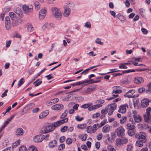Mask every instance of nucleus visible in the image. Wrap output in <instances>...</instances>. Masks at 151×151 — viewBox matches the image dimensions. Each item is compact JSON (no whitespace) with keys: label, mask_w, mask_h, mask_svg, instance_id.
<instances>
[{"label":"nucleus","mask_w":151,"mask_h":151,"mask_svg":"<svg viewBox=\"0 0 151 151\" xmlns=\"http://www.w3.org/2000/svg\"><path fill=\"white\" fill-rule=\"evenodd\" d=\"M135 137L136 138L143 141V142H146L147 141V135L145 132H140L137 133L135 134Z\"/></svg>","instance_id":"obj_3"},{"label":"nucleus","mask_w":151,"mask_h":151,"mask_svg":"<svg viewBox=\"0 0 151 151\" xmlns=\"http://www.w3.org/2000/svg\"><path fill=\"white\" fill-rule=\"evenodd\" d=\"M147 87L148 89L146 90L145 92L147 93H151V86H149V85H147Z\"/></svg>","instance_id":"obj_55"},{"label":"nucleus","mask_w":151,"mask_h":151,"mask_svg":"<svg viewBox=\"0 0 151 151\" xmlns=\"http://www.w3.org/2000/svg\"><path fill=\"white\" fill-rule=\"evenodd\" d=\"M34 5L35 6V9L36 10H38L40 7V4L37 1H35L34 3Z\"/></svg>","instance_id":"obj_36"},{"label":"nucleus","mask_w":151,"mask_h":151,"mask_svg":"<svg viewBox=\"0 0 151 151\" xmlns=\"http://www.w3.org/2000/svg\"><path fill=\"white\" fill-rule=\"evenodd\" d=\"M96 85H93L87 88L86 89L83 90L82 92L83 94H89L91 92L95 91L96 89Z\"/></svg>","instance_id":"obj_8"},{"label":"nucleus","mask_w":151,"mask_h":151,"mask_svg":"<svg viewBox=\"0 0 151 151\" xmlns=\"http://www.w3.org/2000/svg\"><path fill=\"white\" fill-rule=\"evenodd\" d=\"M108 113V111H107V109H106V107L105 108V109H103L101 110V113L102 114H105Z\"/></svg>","instance_id":"obj_58"},{"label":"nucleus","mask_w":151,"mask_h":151,"mask_svg":"<svg viewBox=\"0 0 151 151\" xmlns=\"http://www.w3.org/2000/svg\"><path fill=\"white\" fill-rule=\"evenodd\" d=\"M133 130L129 129L128 130V133L129 136H132L134 134L135 132Z\"/></svg>","instance_id":"obj_39"},{"label":"nucleus","mask_w":151,"mask_h":151,"mask_svg":"<svg viewBox=\"0 0 151 151\" xmlns=\"http://www.w3.org/2000/svg\"><path fill=\"white\" fill-rule=\"evenodd\" d=\"M65 148V145L63 144H60L58 147V149L60 150H61Z\"/></svg>","instance_id":"obj_62"},{"label":"nucleus","mask_w":151,"mask_h":151,"mask_svg":"<svg viewBox=\"0 0 151 151\" xmlns=\"http://www.w3.org/2000/svg\"><path fill=\"white\" fill-rule=\"evenodd\" d=\"M100 127L99 124L97 123L94 124L93 126V133L95 132Z\"/></svg>","instance_id":"obj_28"},{"label":"nucleus","mask_w":151,"mask_h":151,"mask_svg":"<svg viewBox=\"0 0 151 151\" xmlns=\"http://www.w3.org/2000/svg\"><path fill=\"white\" fill-rule=\"evenodd\" d=\"M122 92V91L120 90H114L112 91V93H121Z\"/></svg>","instance_id":"obj_61"},{"label":"nucleus","mask_w":151,"mask_h":151,"mask_svg":"<svg viewBox=\"0 0 151 151\" xmlns=\"http://www.w3.org/2000/svg\"><path fill=\"white\" fill-rule=\"evenodd\" d=\"M14 12L17 14L20 17H22L23 16V13L20 8L19 7H17L16 8Z\"/></svg>","instance_id":"obj_20"},{"label":"nucleus","mask_w":151,"mask_h":151,"mask_svg":"<svg viewBox=\"0 0 151 151\" xmlns=\"http://www.w3.org/2000/svg\"><path fill=\"white\" fill-rule=\"evenodd\" d=\"M23 130L21 128H19L16 131V135L17 137L22 135L24 134Z\"/></svg>","instance_id":"obj_19"},{"label":"nucleus","mask_w":151,"mask_h":151,"mask_svg":"<svg viewBox=\"0 0 151 151\" xmlns=\"http://www.w3.org/2000/svg\"><path fill=\"white\" fill-rule=\"evenodd\" d=\"M47 13L46 9H41L39 12V19L42 20L45 17Z\"/></svg>","instance_id":"obj_13"},{"label":"nucleus","mask_w":151,"mask_h":151,"mask_svg":"<svg viewBox=\"0 0 151 151\" xmlns=\"http://www.w3.org/2000/svg\"><path fill=\"white\" fill-rule=\"evenodd\" d=\"M85 26L87 28H90L91 24L89 22H86L85 23Z\"/></svg>","instance_id":"obj_60"},{"label":"nucleus","mask_w":151,"mask_h":151,"mask_svg":"<svg viewBox=\"0 0 151 151\" xmlns=\"http://www.w3.org/2000/svg\"><path fill=\"white\" fill-rule=\"evenodd\" d=\"M116 132L118 137H122L124 134L125 129L122 126H120L116 129Z\"/></svg>","instance_id":"obj_11"},{"label":"nucleus","mask_w":151,"mask_h":151,"mask_svg":"<svg viewBox=\"0 0 151 151\" xmlns=\"http://www.w3.org/2000/svg\"><path fill=\"white\" fill-rule=\"evenodd\" d=\"M28 151H38L36 147L34 146H31L29 147Z\"/></svg>","instance_id":"obj_37"},{"label":"nucleus","mask_w":151,"mask_h":151,"mask_svg":"<svg viewBox=\"0 0 151 151\" xmlns=\"http://www.w3.org/2000/svg\"><path fill=\"white\" fill-rule=\"evenodd\" d=\"M95 42L96 43L99 45H103V43L101 42L100 39L99 38H98L96 39L95 41Z\"/></svg>","instance_id":"obj_57"},{"label":"nucleus","mask_w":151,"mask_h":151,"mask_svg":"<svg viewBox=\"0 0 151 151\" xmlns=\"http://www.w3.org/2000/svg\"><path fill=\"white\" fill-rule=\"evenodd\" d=\"M5 25L6 29L7 30L10 29L12 26L9 17L8 16L6 17L4 20Z\"/></svg>","instance_id":"obj_7"},{"label":"nucleus","mask_w":151,"mask_h":151,"mask_svg":"<svg viewBox=\"0 0 151 151\" xmlns=\"http://www.w3.org/2000/svg\"><path fill=\"white\" fill-rule=\"evenodd\" d=\"M38 79L36 80L35 82H34L33 84H35V86L36 87L37 86L40 85L42 83V81H38Z\"/></svg>","instance_id":"obj_44"},{"label":"nucleus","mask_w":151,"mask_h":151,"mask_svg":"<svg viewBox=\"0 0 151 151\" xmlns=\"http://www.w3.org/2000/svg\"><path fill=\"white\" fill-rule=\"evenodd\" d=\"M52 15L56 19L60 20L62 17V14L60 10L58 8L53 7L51 9Z\"/></svg>","instance_id":"obj_1"},{"label":"nucleus","mask_w":151,"mask_h":151,"mask_svg":"<svg viewBox=\"0 0 151 151\" xmlns=\"http://www.w3.org/2000/svg\"><path fill=\"white\" fill-rule=\"evenodd\" d=\"M103 135L101 133H99L96 136V139L98 140H100L102 139Z\"/></svg>","instance_id":"obj_56"},{"label":"nucleus","mask_w":151,"mask_h":151,"mask_svg":"<svg viewBox=\"0 0 151 151\" xmlns=\"http://www.w3.org/2000/svg\"><path fill=\"white\" fill-rule=\"evenodd\" d=\"M128 108L127 105L125 104L121 105L119 107L118 111L121 113H124L126 112V109Z\"/></svg>","instance_id":"obj_15"},{"label":"nucleus","mask_w":151,"mask_h":151,"mask_svg":"<svg viewBox=\"0 0 151 151\" xmlns=\"http://www.w3.org/2000/svg\"><path fill=\"white\" fill-rule=\"evenodd\" d=\"M119 68L121 69H126L127 68V67L125 65V64L122 63L119 64Z\"/></svg>","instance_id":"obj_51"},{"label":"nucleus","mask_w":151,"mask_h":151,"mask_svg":"<svg viewBox=\"0 0 151 151\" xmlns=\"http://www.w3.org/2000/svg\"><path fill=\"white\" fill-rule=\"evenodd\" d=\"M68 120V118H66L61 120L52 123V124H53V126L54 127V129L55 128L57 127L64 123L67 122Z\"/></svg>","instance_id":"obj_10"},{"label":"nucleus","mask_w":151,"mask_h":151,"mask_svg":"<svg viewBox=\"0 0 151 151\" xmlns=\"http://www.w3.org/2000/svg\"><path fill=\"white\" fill-rule=\"evenodd\" d=\"M144 12H145L144 9H142V8L140 9L139 10V12L140 14L142 17H144V16H145L144 14Z\"/></svg>","instance_id":"obj_54"},{"label":"nucleus","mask_w":151,"mask_h":151,"mask_svg":"<svg viewBox=\"0 0 151 151\" xmlns=\"http://www.w3.org/2000/svg\"><path fill=\"white\" fill-rule=\"evenodd\" d=\"M19 151H27V148L25 146L23 145L20 147Z\"/></svg>","instance_id":"obj_52"},{"label":"nucleus","mask_w":151,"mask_h":151,"mask_svg":"<svg viewBox=\"0 0 151 151\" xmlns=\"http://www.w3.org/2000/svg\"><path fill=\"white\" fill-rule=\"evenodd\" d=\"M107 149L109 151H116L113 146L108 145L107 147Z\"/></svg>","instance_id":"obj_46"},{"label":"nucleus","mask_w":151,"mask_h":151,"mask_svg":"<svg viewBox=\"0 0 151 151\" xmlns=\"http://www.w3.org/2000/svg\"><path fill=\"white\" fill-rule=\"evenodd\" d=\"M151 115L145 114L144 115V119L145 121L151 124V120L150 119Z\"/></svg>","instance_id":"obj_26"},{"label":"nucleus","mask_w":151,"mask_h":151,"mask_svg":"<svg viewBox=\"0 0 151 151\" xmlns=\"http://www.w3.org/2000/svg\"><path fill=\"white\" fill-rule=\"evenodd\" d=\"M87 132L88 133H93V128L91 126L87 127L86 128Z\"/></svg>","instance_id":"obj_42"},{"label":"nucleus","mask_w":151,"mask_h":151,"mask_svg":"<svg viewBox=\"0 0 151 151\" xmlns=\"http://www.w3.org/2000/svg\"><path fill=\"white\" fill-rule=\"evenodd\" d=\"M34 28L32 25L31 24L28 25L27 27V30L28 32H31L34 30Z\"/></svg>","instance_id":"obj_34"},{"label":"nucleus","mask_w":151,"mask_h":151,"mask_svg":"<svg viewBox=\"0 0 151 151\" xmlns=\"http://www.w3.org/2000/svg\"><path fill=\"white\" fill-rule=\"evenodd\" d=\"M93 80L90 79L89 80L83 81L79 82H76L77 85H80L82 84L89 83L91 81H92Z\"/></svg>","instance_id":"obj_29"},{"label":"nucleus","mask_w":151,"mask_h":151,"mask_svg":"<svg viewBox=\"0 0 151 151\" xmlns=\"http://www.w3.org/2000/svg\"><path fill=\"white\" fill-rule=\"evenodd\" d=\"M109 134H108V138L107 139V141L110 143H112L114 139L116 138V135L115 134L112 133L111 134V136L110 137H109Z\"/></svg>","instance_id":"obj_23"},{"label":"nucleus","mask_w":151,"mask_h":151,"mask_svg":"<svg viewBox=\"0 0 151 151\" xmlns=\"http://www.w3.org/2000/svg\"><path fill=\"white\" fill-rule=\"evenodd\" d=\"M127 119V117L126 116H124L122 117V118L120 120V122L122 124H123L124 123H125L126 120Z\"/></svg>","instance_id":"obj_41"},{"label":"nucleus","mask_w":151,"mask_h":151,"mask_svg":"<svg viewBox=\"0 0 151 151\" xmlns=\"http://www.w3.org/2000/svg\"><path fill=\"white\" fill-rule=\"evenodd\" d=\"M144 80L143 78L140 77H136L134 80V82L137 84H139L143 83Z\"/></svg>","instance_id":"obj_18"},{"label":"nucleus","mask_w":151,"mask_h":151,"mask_svg":"<svg viewBox=\"0 0 151 151\" xmlns=\"http://www.w3.org/2000/svg\"><path fill=\"white\" fill-rule=\"evenodd\" d=\"M24 78H21L18 82V86L19 87H20L24 83Z\"/></svg>","instance_id":"obj_49"},{"label":"nucleus","mask_w":151,"mask_h":151,"mask_svg":"<svg viewBox=\"0 0 151 151\" xmlns=\"http://www.w3.org/2000/svg\"><path fill=\"white\" fill-rule=\"evenodd\" d=\"M133 118L134 120L135 123H139L142 121V117L141 116L139 115L133 117Z\"/></svg>","instance_id":"obj_27"},{"label":"nucleus","mask_w":151,"mask_h":151,"mask_svg":"<svg viewBox=\"0 0 151 151\" xmlns=\"http://www.w3.org/2000/svg\"><path fill=\"white\" fill-rule=\"evenodd\" d=\"M22 8L24 12L27 15H29L33 11L32 6L31 5L27 6L25 5H24Z\"/></svg>","instance_id":"obj_6"},{"label":"nucleus","mask_w":151,"mask_h":151,"mask_svg":"<svg viewBox=\"0 0 151 151\" xmlns=\"http://www.w3.org/2000/svg\"><path fill=\"white\" fill-rule=\"evenodd\" d=\"M139 99L137 98H134L133 100L134 105V107L136 106L139 103Z\"/></svg>","instance_id":"obj_35"},{"label":"nucleus","mask_w":151,"mask_h":151,"mask_svg":"<svg viewBox=\"0 0 151 151\" xmlns=\"http://www.w3.org/2000/svg\"><path fill=\"white\" fill-rule=\"evenodd\" d=\"M44 135L39 134L36 135L34 137L33 140L35 142H42L44 139Z\"/></svg>","instance_id":"obj_12"},{"label":"nucleus","mask_w":151,"mask_h":151,"mask_svg":"<svg viewBox=\"0 0 151 151\" xmlns=\"http://www.w3.org/2000/svg\"><path fill=\"white\" fill-rule=\"evenodd\" d=\"M135 91L134 89H132L127 92L124 95V96L128 98H132L134 97L133 94L135 92Z\"/></svg>","instance_id":"obj_16"},{"label":"nucleus","mask_w":151,"mask_h":151,"mask_svg":"<svg viewBox=\"0 0 151 151\" xmlns=\"http://www.w3.org/2000/svg\"><path fill=\"white\" fill-rule=\"evenodd\" d=\"M64 9L63 16L66 17H68L71 12L69 6H66L64 7Z\"/></svg>","instance_id":"obj_14"},{"label":"nucleus","mask_w":151,"mask_h":151,"mask_svg":"<svg viewBox=\"0 0 151 151\" xmlns=\"http://www.w3.org/2000/svg\"><path fill=\"white\" fill-rule=\"evenodd\" d=\"M133 148V146L131 144H129L128 145L127 147V151H132Z\"/></svg>","instance_id":"obj_38"},{"label":"nucleus","mask_w":151,"mask_h":151,"mask_svg":"<svg viewBox=\"0 0 151 151\" xmlns=\"http://www.w3.org/2000/svg\"><path fill=\"white\" fill-rule=\"evenodd\" d=\"M68 127L67 126L63 127L60 129V131L62 132H65L67 130Z\"/></svg>","instance_id":"obj_50"},{"label":"nucleus","mask_w":151,"mask_h":151,"mask_svg":"<svg viewBox=\"0 0 151 151\" xmlns=\"http://www.w3.org/2000/svg\"><path fill=\"white\" fill-rule=\"evenodd\" d=\"M68 111L67 110H66L60 116V118L63 119L65 118L67 115Z\"/></svg>","instance_id":"obj_43"},{"label":"nucleus","mask_w":151,"mask_h":151,"mask_svg":"<svg viewBox=\"0 0 151 151\" xmlns=\"http://www.w3.org/2000/svg\"><path fill=\"white\" fill-rule=\"evenodd\" d=\"M86 127V124H79L77 126V127L81 129H83L85 128Z\"/></svg>","instance_id":"obj_40"},{"label":"nucleus","mask_w":151,"mask_h":151,"mask_svg":"<svg viewBox=\"0 0 151 151\" xmlns=\"http://www.w3.org/2000/svg\"><path fill=\"white\" fill-rule=\"evenodd\" d=\"M141 31L145 35H146L148 33L147 30L144 28H142L141 29Z\"/></svg>","instance_id":"obj_63"},{"label":"nucleus","mask_w":151,"mask_h":151,"mask_svg":"<svg viewBox=\"0 0 151 151\" xmlns=\"http://www.w3.org/2000/svg\"><path fill=\"white\" fill-rule=\"evenodd\" d=\"M8 121H6L5 122L4 124L2 126V127L0 129V133L4 129L6 126L9 124Z\"/></svg>","instance_id":"obj_48"},{"label":"nucleus","mask_w":151,"mask_h":151,"mask_svg":"<svg viewBox=\"0 0 151 151\" xmlns=\"http://www.w3.org/2000/svg\"><path fill=\"white\" fill-rule=\"evenodd\" d=\"M35 104L34 103H30L27 105L26 106V108H27L28 109H32L33 107H34Z\"/></svg>","instance_id":"obj_47"},{"label":"nucleus","mask_w":151,"mask_h":151,"mask_svg":"<svg viewBox=\"0 0 151 151\" xmlns=\"http://www.w3.org/2000/svg\"><path fill=\"white\" fill-rule=\"evenodd\" d=\"M110 129V126L109 125L107 124L103 127L102 132L104 133H108L109 132Z\"/></svg>","instance_id":"obj_24"},{"label":"nucleus","mask_w":151,"mask_h":151,"mask_svg":"<svg viewBox=\"0 0 151 151\" xmlns=\"http://www.w3.org/2000/svg\"><path fill=\"white\" fill-rule=\"evenodd\" d=\"M116 142V145L117 146H119L128 143V139L126 137H122L120 138H118L117 139Z\"/></svg>","instance_id":"obj_5"},{"label":"nucleus","mask_w":151,"mask_h":151,"mask_svg":"<svg viewBox=\"0 0 151 151\" xmlns=\"http://www.w3.org/2000/svg\"><path fill=\"white\" fill-rule=\"evenodd\" d=\"M117 105L115 103H112L109 104L106 107V109L108 111V115L110 116L113 114L114 111L116 108Z\"/></svg>","instance_id":"obj_4"},{"label":"nucleus","mask_w":151,"mask_h":151,"mask_svg":"<svg viewBox=\"0 0 151 151\" xmlns=\"http://www.w3.org/2000/svg\"><path fill=\"white\" fill-rule=\"evenodd\" d=\"M151 112V108L149 107L147 108L146 109V114L150 115V113Z\"/></svg>","instance_id":"obj_64"},{"label":"nucleus","mask_w":151,"mask_h":151,"mask_svg":"<svg viewBox=\"0 0 151 151\" xmlns=\"http://www.w3.org/2000/svg\"><path fill=\"white\" fill-rule=\"evenodd\" d=\"M149 101L147 99H144L141 101V106L143 108L146 107L148 105Z\"/></svg>","instance_id":"obj_21"},{"label":"nucleus","mask_w":151,"mask_h":151,"mask_svg":"<svg viewBox=\"0 0 151 151\" xmlns=\"http://www.w3.org/2000/svg\"><path fill=\"white\" fill-rule=\"evenodd\" d=\"M12 21V26L13 27L17 26L21 24L23 22V19L21 18H18L13 19Z\"/></svg>","instance_id":"obj_9"},{"label":"nucleus","mask_w":151,"mask_h":151,"mask_svg":"<svg viewBox=\"0 0 151 151\" xmlns=\"http://www.w3.org/2000/svg\"><path fill=\"white\" fill-rule=\"evenodd\" d=\"M104 100H98L96 101V103L99 108L102 106V104L104 103Z\"/></svg>","instance_id":"obj_32"},{"label":"nucleus","mask_w":151,"mask_h":151,"mask_svg":"<svg viewBox=\"0 0 151 151\" xmlns=\"http://www.w3.org/2000/svg\"><path fill=\"white\" fill-rule=\"evenodd\" d=\"M126 128L128 130L134 129L135 128V127L134 125H131L129 123H127L126 125Z\"/></svg>","instance_id":"obj_31"},{"label":"nucleus","mask_w":151,"mask_h":151,"mask_svg":"<svg viewBox=\"0 0 151 151\" xmlns=\"http://www.w3.org/2000/svg\"><path fill=\"white\" fill-rule=\"evenodd\" d=\"M54 129L52 123L46 124L42 128L41 131L42 133H46L51 132Z\"/></svg>","instance_id":"obj_2"},{"label":"nucleus","mask_w":151,"mask_h":151,"mask_svg":"<svg viewBox=\"0 0 151 151\" xmlns=\"http://www.w3.org/2000/svg\"><path fill=\"white\" fill-rule=\"evenodd\" d=\"M91 105L92 104L91 103L86 104L82 105L81 106V107L83 108L86 109L87 108Z\"/></svg>","instance_id":"obj_45"},{"label":"nucleus","mask_w":151,"mask_h":151,"mask_svg":"<svg viewBox=\"0 0 151 151\" xmlns=\"http://www.w3.org/2000/svg\"><path fill=\"white\" fill-rule=\"evenodd\" d=\"M66 142L67 144L70 145L72 142V139L70 138H68L66 139Z\"/></svg>","instance_id":"obj_53"},{"label":"nucleus","mask_w":151,"mask_h":151,"mask_svg":"<svg viewBox=\"0 0 151 151\" xmlns=\"http://www.w3.org/2000/svg\"><path fill=\"white\" fill-rule=\"evenodd\" d=\"M146 90H145V89L144 88H141L138 89V92L140 93H142L144 91H145Z\"/></svg>","instance_id":"obj_59"},{"label":"nucleus","mask_w":151,"mask_h":151,"mask_svg":"<svg viewBox=\"0 0 151 151\" xmlns=\"http://www.w3.org/2000/svg\"><path fill=\"white\" fill-rule=\"evenodd\" d=\"M57 142L56 140H52L49 143L48 145L50 148H53L57 146Z\"/></svg>","instance_id":"obj_22"},{"label":"nucleus","mask_w":151,"mask_h":151,"mask_svg":"<svg viewBox=\"0 0 151 151\" xmlns=\"http://www.w3.org/2000/svg\"><path fill=\"white\" fill-rule=\"evenodd\" d=\"M63 106L61 104H57L52 106L51 109L54 110H59L63 109Z\"/></svg>","instance_id":"obj_17"},{"label":"nucleus","mask_w":151,"mask_h":151,"mask_svg":"<svg viewBox=\"0 0 151 151\" xmlns=\"http://www.w3.org/2000/svg\"><path fill=\"white\" fill-rule=\"evenodd\" d=\"M9 15L12 20L17 18L16 14L13 12H9Z\"/></svg>","instance_id":"obj_33"},{"label":"nucleus","mask_w":151,"mask_h":151,"mask_svg":"<svg viewBox=\"0 0 151 151\" xmlns=\"http://www.w3.org/2000/svg\"><path fill=\"white\" fill-rule=\"evenodd\" d=\"M49 113V111L47 110L42 112L39 116V118L42 119L45 117Z\"/></svg>","instance_id":"obj_25"},{"label":"nucleus","mask_w":151,"mask_h":151,"mask_svg":"<svg viewBox=\"0 0 151 151\" xmlns=\"http://www.w3.org/2000/svg\"><path fill=\"white\" fill-rule=\"evenodd\" d=\"M146 142H143V141L138 140L136 141V145L139 147H142L143 145V143Z\"/></svg>","instance_id":"obj_30"}]
</instances>
